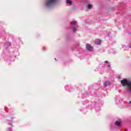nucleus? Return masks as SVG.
<instances>
[{"instance_id": "nucleus-1", "label": "nucleus", "mask_w": 131, "mask_h": 131, "mask_svg": "<svg viewBox=\"0 0 131 131\" xmlns=\"http://www.w3.org/2000/svg\"><path fill=\"white\" fill-rule=\"evenodd\" d=\"M121 83L123 86L126 85V92L127 94H131V80L127 81L126 79H123L121 81Z\"/></svg>"}, {"instance_id": "nucleus-2", "label": "nucleus", "mask_w": 131, "mask_h": 131, "mask_svg": "<svg viewBox=\"0 0 131 131\" xmlns=\"http://www.w3.org/2000/svg\"><path fill=\"white\" fill-rule=\"evenodd\" d=\"M58 0H46L45 6L48 9H51L57 5Z\"/></svg>"}, {"instance_id": "nucleus-3", "label": "nucleus", "mask_w": 131, "mask_h": 131, "mask_svg": "<svg viewBox=\"0 0 131 131\" xmlns=\"http://www.w3.org/2000/svg\"><path fill=\"white\" fill-rule=\"evenodd\" d=\"M71 26L73 27V32H76L77 30V21L74 20L71 23Z\"/></svg>"}, {"instance_id": "nucleus-4", "label": "nucleus", "mask_w": 131, "mask_h": 131, "mask_svg": "<svg viewBox=\"0 0 131 131\" xmlns=\"http://www.w3.org/2000/svg\"><path fill=\"white\" fill-rule=\"evenodd\" d=\"M86 48L88 51H93V48L92 47L91 45L87 44Z\"/></svg>"}, {"instance_id": "nucleus-5", "label": "nucleus", "mask_w": 131, "mask_h": 131, "mask_svg": "<svg viewBox=\"0 0 131 131\" xmlns=\"http://www.w3.org/2000/svg\"><path fill=\"white\" fill-rule=\"evenodd\" d=\"M4 47H5L6 49H8V48H9V47H11V43H10V42L6 43L4 45Z\"/></svg>"}, {"instance_id": "nucleus-6", "label": "nucleus", "mask_w": 131, "mask_h": 131, "mask_svg": "<svg viewBox=\"0 0 131 131\" xmlns=\"http://www.w3.org/2000/svg\"><path fill=\"white\" fill-rule=\"evenodd\" d=\"M108 85H110V82L107 81L104 83V88H106V86H108Z\"/></svg>"}, {"instance_id": "nucleus-7", "label": "nucleus", "mask_w": 131, "mask_h": 131, "mask_svg": "<svg viewBox=\"0 0 131 131\" xmlns=\"http://www.w3.org/2000/svg\"><path fill=\"white\" fill-rule=\"evenodd\" d=\"M101 40H97L95 42V44H96V45H97V46H100V45H101Z\"/></svg>"}, {"instance_id": "nucleus-8", "label": "nucleus", "mask_w": 131, "mask_h": 131, "mask_svg": "<svg viewBox=\"0 0 131 131\" xmlns=\"http://www.w3.org/2000/svg\"><path fill=\"white\" fill-rule=\"evenodd\" d=\"M67 4H69L70 6H71L72 5V1L71 0H67Z\"/></svg>"}, {"instance_id": "nucleus-9", "label": "nucleus", "mask_w": 131, "mask_h": 131, "mask_svg": "<svg viewBox=\"0 0 131 131\" xmlns=\"http://www.w3.org/2000/svg\"><path fill=\"white\" fill-rule=\"evenodd\" d=\"M115 125H117V126H119L120 125V121H117L115 123Z\"/></svg>"}, {"instance_id": "nucleus-10", "label": "nucleus", "mask_w": 131, "mask_h": 131, "mask_svg": "<svg viewBox=\"0 0 131 131\" xmlns=\"http://www.w3.org/2000/svg\"><path fill=\"white\" fill-rule=\"evenodd\" d=\"M120 47H121L122 49H124V50H125V49H126V46L124 45H121Z\"/></svg>"}, {"instance_id": "nucleus-11", "label": "nucleus", "mask_w": 131, "mask_h": 131, "mask_svg": "<svg viewBox=\"0 0 131 131\" xmlns=\"http://www.w3.org/2000/svg\"><path fill=\"white\" fill-rule=\"evenodd\" d=\"M92 7H93V6L92 5L90 4V5H88V9H92Z\"/></svg>"}, {"instance_id": "nucleus-12", "label": "nucleus", "mask_w": 131, "mask_h": 131, "mask_svg": "<svg viewBox=\"0 0 131 131\" xmlns=\"http://www.w3.org/2000/svg\"><path fill=\"white\" fill-rule=\"evenodd\" d=\"M7 131H12V128H9L7 129Z\"/></svg>"}, {"instance_id": "nucleus-13", "label": "nucleus", "mask_w": 131, "mask_h": 131, "mask_svg": "<svg viewBox=\"0 0 131 131\" xmlns=\"http://www.w3.org/2000/svg\"><path fill=\"white\" fill-rule=\"evenodd\" d=\"M104 63H109V61H108L107 60H106V61L104 62Z\"/></svg>"}, {"instance_id": "nucleus-14", "label": "nucleus", "mask_w": 131, "mask_h": 131, "mask_svg": "<svg viewBox=\"0 0 131 131\" xmlns=\"http://www.w3.org/2000/svg\"><path fill=\"white\" fill-rule=\"evenodd\" d=\"M110 67H111L110 64L107 65V67H108V68H110Z\"/></svg>"}, {"instance_id": "nucleus-15", "label": "nucleus", "mask_w": 131, "mask_h": 131, "mask_svg": "<svg viewBox=\"0 0 131 131\" xmlns=\"http://www.w3.org/2000/svg\"><path fill=\"white\" fill-rule=\"evenodd\" d=\"M128 48H131V45H129V46H128Z\"/></svg>"}, {"instance_id": "nucleus-16", "label": "nucleus", "mask_w": 131, "mask_h": 131, "mask_svg": "<svg viewBox=\"0 0 131 131\" xmlns=\"http://www.w3.org/2000/svg\"><path fill=\"white\" fill-rule=\"evenodd\" d=\"M129 104H131V101H130V102H129Z\"/></svg>"}, {"instance_id": "nucleus-17", "label": "nucleus", "mask_w": 131, "mask_h": 131, "mask_svg": "<svg viewBox=\"0 0 131 131\" xmlns=\"http://www.w3.org/2000/svg\"><path fill=\"white\" fill-rule=\"evenodd\" d=\"M55 60L56 61H57V59H56V58H55Z\"/></svg>"}]
</instances>
